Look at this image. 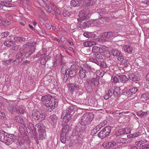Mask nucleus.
<instances>
[{
  "instance_id": "obj_1",
  "label": "nucleus",
  "mask_w": 149,
  "mask_h": 149,
  "mask_svg": "<svg viewBox=\"0 0 149 149\" xmlns=\"http://www.w3.org/2000/svg\"><path fill=\"white\" fill-rule=\"evenodd\" d=\"M15 136L13 134H8L3 131H0V141L6 145H10L15 141Z\"/></svg>"
},
{
  "instance_id": "obj_2",
  "label": "nucleus",
  "mask_w": 149,
  "mask_h": 149,
  "mask_svg": "<svg viewBox=\"0 0 149 149\" xmlns=\"http://www.w3.org/2000/svg\"><path fill=\"white\" fill-rule=\"evenodd\" d=\"M86 82L85 84V88L87 90L90 89L93 84L95 86H97L99 84V78H88L86 80Z\"/></svg>"
},
{
  "instance_id": "obj_3",
  "label": "nucleus",
  "mask_w": 149,
  "mask_h": 149,
  "mask_svg": "<svg viewBox=\"0 0 149 149\" xmlns=\"http://www.w3.org/2000/svg\"><path fill=\"white\" fill-rule=\"evenodd\" d=\"M94 118V115L92 113H87L84 114L81 119V123L86 125L90 124Z\"/></svg>"
},
{
  "instance_id": "obj_4",
  "label": "nucleus",
  "mask_w": 149,
  "mask_h": 149,
  "mask_svg": "<svg viewBox=\"0 0 149 149\" xmlns=\"http://www.w3.org/2000/svg\"><path fill=\"white\" fill-rule=\"evenodd\" d=\"M33 118L38 122H41L45 119V114L41 113L37 111H34L32 113Z\"/></svg>"
},
{
  "instance_id": "obj_5",
  "label": "nucleus",
  "mask_w": 149,
  "mask_h": 149,
  "mask_svg": "<svg viewBox=\"0 0 149 149\" xmlns=\"http://www.w3.org/2000/svg\"><path fill=\"white\" fill-rule=\"evenodd\" d=\"M111 128L109 126H107L104 128L98 134V135L101 139H103L109 135L110 133Z\"/></svg>"
},
{
  "instance_id": "obj_6",
  "label": "nucleus",
  "mask_w": 149,
  "mask_h": 149,
  "mask_svg": "<svg viewBox=\"0 0 149 149\" xmlns=\"http://www.w3.org/2000/svg\"><path fill=\"white\" fill-rule=\"evenodd\" d=\"M85 12L84 10H82L79 12V18L77 19V20L78 22H80L81 23H83V24L82 26L84 28H86L88 26L86 24V21H84V20L87 18L86 14L84 13Z\"/></svg>"
},
{
  "instance_id": "obj_7",
  "label": "nucleus",
  "mask_w": 149,
  "mask_h": 149,
  "mask_svg": "<svg viewBox=\"0 0 149 149\" xmlns=\"http://www.w3.org/2000/svg\"><path fill=\"white\" fill-rule=\"evenodd\" d=\"M51 100H49L47 101L44 104L45 106L47 108H48V110L50 111H51L55 108L56 104V101L54 97H53L51 99Z\"/></svg>"
},
{
  "instance_id": "obj_8",
  "label": "nucleus",
  "mask_w": 149,
  "mask_h": 149,
  "mask_svg": "<svg viewBox=\"0 0 149 149\" xmlns=\"http://www.w3.org/2000/svg\"><path fill=\"white\" fill-rule=\"evenodd\" d=\"M72 115L71 114L68 113L66 111H64L61 116V118L63 119L62 123H68L69 120L71 119Z\"/></svg>"
},
{
  "instance_id": "obj_9",
  "label": "nucleus",
  "mask_w": 149,
  "mask_h": 149,
  "mask_svg": "<svg viewBox=\"0 0 149 149\" xmlns=\"http://www.w3.org/2000/svg\"><path fill=\"white\" fill-rule=\"evenodd\" d=\"M58 118L56 116L53 114L50 115L48 119V121L51 125L53 126H55L57 122Z\"/></svg>"
},
{
  "instance_id": "obj_10",
  "label": "nucleus",
  "mask_w": 149,
  "mask_h": 149,
  "mask_svg": "<svg viewBox=\"0 0 149 149\" xmlns=\"http://www.w3.org/2000/svg\"><path fill=\"white\" fill-rule=\"evenodd\" d=\"M26 51L25 49H24L17 54L16 55V59L18 63L21 62L24 59L23 55Z\"/></svg>"
},
{
  "instance_id": "obj_11",
  "label": "nucleus",
  "mask_w": 149,
  "mask_h": 149,
  "mask_svg": "<svg viewBox=\"0 0 149 149\" xmlns=\"http://www.w3.org/2000/svg\"><path fill=\"white\" fill-rule=\"evenodd\" d=\"M79 68V70L78 72L79 76L82 79L84 78H85L86 77V70L81 66H80Z\"/></svg>"
},
{
  "instance_id": "obj_12",
  "label": "nucleus",
  "mask_w": 149,
  "mask_h": 149,
  "mask_svg": "<svg viewBox=\"0 0 149 149\" xmlns=\"http://www.w3.org/2000/svg\"><path fill=\"white\" fill-rule=\"evenodd\" d=\"M118 36V35L113 32H106L103 33L102 35L103 38H109L113 37H115Z\"/></svg>"
},
{
  "instance_id": "obj_13",
  "label": "nucleus",
  "mask_w": 149,
  "mask_h": 149,
  "mask_svg": "<svg viewBox=\"0 0 149 149\" xmlns=\"http://www.w3.org/2000/svg\"><path fill=\"white\" fill-rule=\"evenodd\" d=\"M36 130H38L39 132H46L45 126L42 124L39 123L35 125Z\"/></svg>"
},
{
  "instance_id": "obj_14",
  "label": "nucleus",
  "mask_w": 149,
  "mask_h": 149,
  "mask_svg": "<svg viewBox=\"0 0 149 149\" xmlns=\"http://www.w3.org/2000/svg\"><path fill=\"white\" fill-rule=\"evenodd\" d=\"M148 141L146 139H144L139 141L135 142V144L140 148L143 149L145 144Z\"/></svg>"
},
{
  "instance_id": "obj_15",
  "label": "nucleus",
  "mask_w": 149,
  "mask_h": 149,
  "mask_svg": "<svg viewBox=\"0 0 149 149\" xmlns=\"http://www.w3.org/2000/svg\"><path fill=\"white\" fill-rule=\"evenodd\" d=\"M124 51L128 53H132L133 49V47L131 45H124L123 47Z\"/></svg>"
},
{
  "instance_id": "obj_16",
  "label": "nucleus",
  "mask_w": 149,
  "mask_h": 149,
  "mask_svg": "<svg viewBox=\"0 0 149 149\" xmlns=\"http://www.w3.org/2000/svg\"><path fill=\"white\" fill-rule=\"evenodd\" d=\"M53 97H54L50 95H46L41 97V101L45 104L46 102H47V101L50 100H51V99H52Z\"/></svg>"
},
{
  "instance_id": "obj_17",
  "label": "nucleus",
  "mask_w": 149,
  "mask_h": 149,
  "mask_svg": "<svg viewBox=\"0 0 149 149\" xmlns=\"http://www.w3.org/2000/svg\"><path fill=\"white\" fill-rule=\"evenodd\" d=\"M48 59V56L45 54H41L40 57V63L42 65H45Z\"/></svg>"
},
{
  "instance_id": "obj_18",
  "label": "nucleus",
  "mask_w": 149,
  "mask_h": 149,
  "mask_svg": "<svg viewBox=\"0 0 149 149\" xmlns=\"http://www.w3.org/2000/svg\"><path fill=\"white\" fill-rule=\"evenodd\" d=\"M92 52L93 54H97L98 53H101L103 52V49L102 47L94 46L93 47Z\"/></svg>"
},
{
  "instance_id": "obj_19",
  "label": "nucleus",
  "mask_w": 149,
  "mask_h": 149,
  "mask_svg": "<svg viewBox=\"0 0 149 149\" xmlns=\"http://www.w3.org/2000/svg\"><path fill=\"white\" fill-rule=\"evenodd\" d=\"M62 126L63 127L62 129L61 134L66 135L69 128V125L67 124L64 125L63 123H62Z\"/></svg>"
},
{
  "instance_id": "obj_20",
  "label": "nucleus",
  "mask_w": 149,
  "mask_h": 149,
  "mask_svg": "<svg viewBox=\"0 0 149 149\" xmlns=\"http://www.w3.org/2000/svg\"><path fill=\"white\" fill-rule=\"evenodd\" d=\"M141 100L143 102H145L149 100V93H145L142 94L141 95Z\"/></svg>"
},
{
  "instance_id": "obj_21",
  "label": "nucleus",
  "mask_w": 149,
  "mask_h": 149,
  "mask_svg": "<svg viewBox=\"0 0 149 149\" xmlns=\"http://www.w3.org/2000/svg\"><path fill=\"white\" fill-rule=\"evenodd\" d=\"M78 129L79 130L82 132H84L86 128V125L84 124L81 122L78 123Z\"/></svg>"
},
{
  "instance_id": "obj_22",
  "label": "nucleus",
  "mask_w": 149,
  "mask_h": 149,
  "mask_svg": "<svg viewBox=\"0 0 149 149\" xmlns=\"http://www.w3.org/2000/svg\"><path fill=\"white\" fill-rule=\"evenodd\" d=\"M69 90L72 92L75 89H79L80 87L79 85H74L73 84H70L69 86Z\"/></svg>"
},
{
  "instance_id": "obj_23",
  "label": "nucleus",
  "mask_w": 149,
  "mask_h": 149,
  "mask_svg": "<svg viewBox=\"0 0 149 149\" xmlns=\"http://www.w3.org/2000/svg\"><path fill=\"white\" fill-rule=\"evenodd\" d=\"M84 3L86 6H92L95 4V0H84Z\"/></svg>"
},
{
  "instance_id": "obj_24",
  "label": "nucleus",
  "mask_w": 149,
  "mask_h": 149,
  "mask_svg": "<svg viewBox=\"0 0 149 149\" xmlns=\"http://www.w3.org/2000/svg\"><path fill=\"white\" fill-rule=\"evenodd\" d=\"M111 53L114 56L121 57L122 56V53L118 50L113 49L111 50Z\"/></svg>"
},
{
  "instance_id": "obj_25",
  "label": "nucleus",
  "mask_w": 149,
  "mask_h": 149,
  "mask_svg": "<svg viewBox=\"0 0 149 149\" xmlns=\"http://www.w3.org/2000/svg\"><path fill=\"white\" fill-rule=\"evenodd\" d=\"M129 77L130 79L132 81H138L139 80V79L137 76L133 73H129Z\"/></svg>"
},
{
  "instance_id": "obj_26",
  "label": "nucleus",
  "mask_w": 149,
  "mask_h": 149,
  "mask_svg": "<svg viewBox=\"0 0 149 149\" xmlns=\"http://www.w3.org/2000/svg\"><path fill=\"white\" fill-rule=\"evenodd\" d=\"M24 108L22 106L17 107L15 108L17 112L18 113H23L24 112Z\"/></svg>"
},
{
  "instance_id": "obj_27",
  "label": "nucleus",
  "mask_w": 149,
  "mask_h": 149,
  "mask_svg": "<svg viewBox=\"0 0 149 149\" xmlns=\"http://www.w3.org/2000/svg\"><path fill=\"white\" fill-rule=\"evenodd\" d=\"M35 42H33L31 43L30 44L28 43H27L26 44L24 45V47H28L30 46V50L31 52H33L35 49Z\"/></svg>"
},
{
  "instance_id": "obj_28",
  "label": "nucleus",
  "mask_w": 149,
  "mask_h": 149,
  "mask_svg": "<svg viewBox=\"0 0 149 149\" xmlns=\"http://www.w3.org/2000/svg\"><path fill=\"white\" fill-rule=\"evenodd\" d=\"M4 45L10 47L11 46H13L15 44V43L14 41L10 40H7L4 42Z\"/></svg>"
},
{
  "instance_id": "obj_29",
  "label": "nucleus",
  "mask_w": 149,
  "mask_h": 149,
  "mask_svg": "<svg viewBox=\"0 0 149 149\" xmlns=\"http://www.w3.org/2000/svg\"><path fill=\"white\" fill-rule=\"evenodd\" d=\"M67 108L65 111L68 112V113H71L74 111V107L72 104H68L67 106Z\"/></svg>"
},
{
  "instance_id": "obj_30",
  "label": "nucleus",
  "mask_w": 149,
  "mask_h": 149,
  "mask_svg": "<svg viewBox=\"0 0 149 149\" xmlns=\"http://www.w3.org/2000/svg\"><path fill=\"white\" fill-rule=\"evenodd\" d=\"M9 4L8 3L5 2L4 1H1L0 2V10L1 9H4V8L6 7H10L8 6Z\"/></svg>"
},
{
  "instance_id": "obj_31",
  "label": "nucleus",
  "mask_w": 149,
  "mask_h": 149,
  "mask_svg": "<svg viewBox=\"0 0 149 149\" xmlns=\"http://www.w3.org/2000/svg\"><path fill=\"white\" fill-rule=\"evenodd\" d=\"M15 105L13 104H8L7 107L8 109V111L13 114L14 113V112L15 111Z\"/></svg>"
},
{
  "instance_id": "obj_32",
  "label": "nucleus",
  "mask_w": 149,
  "mask_h": 149,
  "mask_svg": "<svg viewBox=\"0 0 149 149\" xmlns=\"http://www.w3.org/2000/svg\"><path fill=\"white\" fill-rule=\"evenodd\" d=\"M138 90L137 87H134L132 88L127 92L128 95L133 94L135 93Z\"/></svg>"
},
{
  "instance_id": "obj_33",
  "label": "nucleus",
  "mask_w": 149,
  "mask_h": 149,
  "mask_svg": "<svg viewBox=\"0 0 149 149\" xmlns=\"http://www.w3.org/2000/svg\"><path fill=\"white\" fill-rule=\"evenodd\" d=\"M70 5L72 7H77L79 6V2L78 0H72L70 1Z\"/></svg>"
},
{
  "instance_id": "obj_34",
  "label": "nucleus",
  "mask_w": 149,
  "mask_h": 149,
  "mask_svg": "<svg viewBox=\"0 0 149 149\" xmlns=\"http://www.w3.org/2000/svg\"><path fill=\"white\" fill-rule=\"evenodd\" d=\"M124 134H125V132L124 129V128H122L120 129L116 132L114 135L116 136H118Z\"/></svg>"
},
{
  "instance_id": "obj_35",
  "label": "nucleus",
  "mask_w": 149,
  "mask_h": 149,
  "mask_svg": "<svg viewBox=\"0 0 149 149\" xmlns=\"http://www.w3.org/2000/svg\"><path fill=\"white\" fill-rule=\"evenodd\" d=\"M119 77L120 79V81L123 83L126 82L129 80V78H127L125 75L119 76Z\"/></svg>"
},
{
  "instance_id": "obj_36",
  "label": "nucleus",
  "mask_w": 149,
  "mask_h": 149,
  "mask_svg": "<svg viewBox=\"0 0 149 149\" xmlns=\"http://www.w3.org/2000/svg\"><path fill=\"white\" fill-rule=\"evenodd\" d=\"M111 81L113 83L116 84L119 82V78H118L115 76L113 75L111 77Z\"/></svg>"
},
{
  "instance_id": "obj_37",
  "label": "nucleus",
  "mask_w": 149,
  "mask_h": 149,
  "mask_svg": "<svg viewBox=\"0 0 149 149\" xmlns=\"http://www.w3.org/2000/svg\"><path fill=\"white\" fill-rule=\"evenodd\" d=\"M98 125H97L94 128L91 132V134L92 135H94L100 129Z\"/></svg>"
},
{
  "instance_id": "obj_38",
  "label": "nucleus",
  "mask_w": 149,
  "mask_h": 149,
  "mask_svg": "<svg viewBox=\"0 0 149 149\" xmlns=\"http://www.w3.org/2000/svg\"><path fill=\"white\" fill-rule=\"evenodd\" d=\"M16 122L22 124H24V122L22 118L19 116H17L15 119Z\"/></svg>"
},
{
  "instance_id": "obj_39",
  "label": "nucleus",
  "mask_w": 149,
  "mask_h": 149,
  "mask_svg": "<svg viewBox=\"0 0 149 149\" xmlns=\"http://www.w3.org/2000/svg\"><path fill=\"white\" fill-rule=\"evenodd\" d=\"M120 93V91L119 88L117 87L114 89L113 95L114 97H117Z\"/></svg>"
},
{
  "instance_id": "obj_40",
  "label": "nucleus",
  "mask_w": 149,
  "mask_h": 149,
  "mask_svg": "<svg viewBox=\"0 0 149 149\" xmlns=\"http://www.w3.org/2000/svg\"><path fill=\"white\" fill-rule=\"evenodd\" d=\"M39 138L40 140H43L45 139L46 136V132H39Z\"/></svg>"
},
{
  "instance_id": "obj_41",
  "label": "nucleus",
  "mask_w": 149,
  "mask_h": 149,
  "mask_svg": "<svg viewBox=\"0 0 149 149\" xmlns=\"http://www.w3.org/2000/svg\"><path fill=\"white\" fill-rule=\"evenodd\" d=\"M93 56L95 57L100 59H102L103 57L102 52L98 53L97 54H93Z\"/></svg>"
},
{
  "instance_id": "obj_42",
  "label": "nucleus",
  "mask_w": 149,
  "mask_h": 149,
  "mask_svg": "<svg viewBox=\"0 0 149 149\" xmlns=\"http://www.w3.org/2000/svg\"><path fill=\"white\" fill-rule=\"evenodd\" d=\"M13 39L15 41L17 42H21V41H24L25 40L26 38H25L19 37H14Z\"/></svg>"
},
{
  "instance_id": "obj_43",
  "label": "nucleus",
  "mask_w": 149,
  "mask_h": 149,
  "mask_svg": "<svg viewBox=\"0 0 149 149\" xmlns=\"http://www.w3.org/2000/svg\"><path fill=\"white\" fill-rule=\"evenodd\" d=\"M67 66L65 65H64L62 67L61 69V72L62 74H67V71L69 70V69L67 70Z\"/></svg>"
},
{
  "instance_id": "obj_44",
  "label": "nucleus",
  "mask_w": 149,
  "mask_h": 149,
  "mask_svg": "<svg viewBox=\"0 0 149 149\" xmlns=\"http://www.w3.org/2000/svg\"><path fill=\"white\" fill-rule=\"evenodd\" d=\"M82 65L84 68H85L88 71H91L92 69L91 66L87 63H83Z\"/></svg>"
},
{
  "instance_id": "obj_45",
  "label": "nucleus",
  "mask_w": 149,
  "mask_h": 149,
  "mask_svg": "<svg viewBox=\"0 0 149 149\" xmlns=\"http://www.w3.org/2000/svg\"><path fill=\"white\" fill-rule=\"evenodd\" d=\"M24 141H23L21 143L19 142H18L17 143V147L18 149H24L25 147L23 144H24Z\"/></svg>"
},
{
  "instance_id": "obj_46",
  "label": "nucleus",
  "mask_w": 149,
  "mask_h": 149,
  "mask_svg": "<svg viewBox=\"0 0 149 149\" xmlns=\"http://www.w3.org/2000/svg\"><path fill=\"white\" fill-rule=\"evenodd\" d=\"M66 135L61 134L60 136L61 141L63 143H65L66 142Z\"/></svg>"
},
{
  "instance_id": "obj_47",
  "label": "nucleus",
  "mask_w": 149,
  "mask_h": 149,
  "mask_svg": "<svg viewBox=\"0 0 149 149\" xmlns=\"http://www.w3.org/2000/svg\"><path fill=\"white\" fill-rule=\"evenodd\" d=\"M62 14L65 17H68L70 15V13L68 10H64Z\"/></svg>"
},
{
  "instance_id": "obj_48",
  "label": "nucleus",
  "mask_w": 149,
  "mask_h": 149,
  "mask_svg": "<svg viewBox=\"0 0 149 149\" xmlns=\"http://www.w3.org/2000/svg\"><path fill=\"white\" fill-rule=\"evenodd\" d=\"M68 72L70 77L74 76L76 75L77 73L76 71H71L70 69L69 70Z\"/></svg>"
},
{
  "instance_id": "obj_49",
  "label": "nucleus",
  "mask_w": 149,
  "mask_h": 149,
  "mask_svg": "<svg viewBox=\"0 0 149 149\" xmlns=\"http://www.w3.org/2000/svg\"><path fill=\"white\" fill-rule=\"evenodd\" d=\"M90 61L94 63L97 65H99V62L97 59L95 58H90L88 59Z\"/></svg>"
},
{
  "instance_id": "obj_50",
  "label": "nucleus",
  "mask_w": 149,
  "mask_h": 149,
  "mask_svg": "<svg viewBox=\"0 0 149 149\" xmlns=\"http://www.w3.org/2000/svg\"><path fill=\"white\" fill-rule=\"evenodd\" d=\"M19 131L20 134L22 135H24L25 132L24 128L22 126H19Z\"/></svg>"
},
{
  "instance_id": "obj_51",
  "label": "nucleus",
  "mask_w": 149,
  "mask_h": 149,
  "mask_svg": "<svg viewBox=\"0 0 149 149\" xmlns=\"http://www.w3.org/2000/svg\"><path fill=\"white\" fill-rule=\"evenodd\" d=\"M109 142V144L110 146V148L113 147L114 146L117 145L118 146V143H116V141H111Z\"/></svg>"
},
{
  "instance_id": "obj_52",
  "label": "nucleus",
  "mask_w": 149,
  "mask_h": 149,
  "mask_svg": "<svg viewBox=\"0 0 149 149\" xmlns=\"http://www.w3.org/2000/svg\"><path fill=\"white\" fill-rule=\"evenodd\" d=\"M21 47H22L20 45H17L14 46L13 47V49L15 51H21Z\"/></svg>"
},
{
  "instance_id": "obj_53",
  "label": "nucleus",
  "mask_w": 149,
  "mask_h": 149,
  "mask_svg": "<svg viewBox=\"0 0 149 149\" xmlns=\"http://www.w3.org/2000/svg\"><path fill=\"white\" fill-rule=\"evenodd\" d=\"M103 57L108 58L110 56V54L109 52L107 51H105L102 52Z\"/></svg>"
},
{
  "instance_id": "obj_54",
  "label": "nucleus",
  "mask_w": 149,
  "mask_h": 149,
  "mask_svg": "<svg viewBox=\"0 0 149 149\" xmlns=\"http://www.w3.org/2000/svg\"><path fill=\"white\" fill-rule=\"evenodd\" d=\"M10 32L7 31L4 32L2 33L1 35L2 38L6 37L10 35Z\"/></svg>"
},
{
  "instance_id": "obj_55",
  "label": "nucleus",
  "mask_w": 149,
  "mask_h": 149,
  "mask_svg": "<svg viewBox=\"0 0 149 149\" xmlns=\"http://www.w3.org/2000/svg\"><path fill=\"white\" fill-rule=\"evenodd\" d=\"M147 113L146 112L139 111L137 112V115L138 116H143Z\"/></svg>"
},
{
  "instance_id": "obj_56",
  "label": "nucleus",
  "mask_w": 149,
  "mask_h": 149,
  "mask_svg": "<svg viewBox=\"0 0 149 149\" xmlns=\"http://www.w3.org/2000/svg\"><path fill=\"white\" fill-rule=\"evenodd\" d=\"M107 123V121L106 120H104L99 125V127L101 128L105 125Z\"/></svg>"
},
{
  "instance_id": "obj_57",
  "label": "nucleus",
  "mask_w": 149,
  "mask_h": 149,
  "mask_svg": "<svg viewBox=\"0 0 149 149\" xmlns=\"http://www.w3.org/2000/svg\"><path fill=\"white\" fill-rule=\"evenodd\" d=\"M114 89L111 88L108 91V95L109 97H111L112 95H113Z\"/></svg>"
},
{
  "instance_id": "obj_58",
  "label": "nucleus",
  "mask_w": 149,
  "mask_h": 149,
  "mask_svg": "<svg viewBox=\"0 0 149 149\" xmlns=\"http://www.w3.org/2000/svg\"><path fill=\"white\" fill-rule=\"evenodd\" d=\"M109 142H104L103 143L102 145V146L103 147H104L106 149H108L110 148V146L109 145Z\"/></svg>"
},
{
  "instance_id": "obj_59",
  "label": "nucleus",
  "mask_w": 149,
  "mask_h": 149,
  "mask_svg": "<svg viewBox=\"0 0 149 149\" xmlns=\"http://www.w3.org/2000/svg\"><path fill=\"white\" fill-rule=\"evenodd\" d=\"M124 129L125 132V134H130L131 132V129L129 128H124Z\"/></svg>"
},
{
  "instance_id": "obj_60",
  "label": "nucleus",
  "mask_w": 149,
  "mask_h": 149,
  "mask_svg": "<svg viewBox=\"0 0 149 149\" xmlns=\"http://www.w3.org/2000/svg\"><path fill=\"white\" fill-rule=\"evenodd\" d=\"M47 12L51 13L52 14H53L54 13V11L52 9V8L49 6H47Z\"/></svg>"
},
{
  "instance_id": "obj_61",
  "label": "nucleus",
  "mask_w": 149,
  "mask_h": 149,
  "mask_svg": "<svg viewBox=\"0 0 149 149\" xmlns=\"http://www.w3.org/2000/svg\"><path fill=\"white\" fill-rule=\"evenodd\" d=\"M88 45H89L88 47L91 46L92 45L96 44L95 42L92 41H88Z\"/></svg>"
},
{
  "instance_id": "obj_62",
  "label": "nucleus",
  "mask_w": 149,
  "mask_h": 149,
  "mask_svg": "<svg viewBox=\"0 0 149 149\" xmlns=\"http://www.w3.org/2000/svg\"><path fill=\"white\" fill-rule=\"evenodd\" d=\"M33 52H31L30 50L26 53L25 55V56L26 57H28L31 55Z\"/></svg>"
},
{
  "instance_id": "obj_63",
  "label": "nucleus",
  "mask_w": 149,
  "mask_h": 149,
  "mask_svg": "<svg viewBox=\"0 0 149 149\" xmlns=\"http://www.w3.org/2000/svg\"><path fill=\"white\" fill-rule=\"evenodd\" d=\"M76 65L72 64L71 66L70 70L71 71H77L76 69Z\"/></svg>"
},
{
  "instance_id": "obj_64",
  "label": "nucleus",
  "mask_w": 149,
  "mask_h": 149,
  "mask_svg": "<svg viewBox=\"0 0 149 149\" xmlns=\"http://www.w3.org/2000/svg\"><path fill=\"white\" fill-rule=\"evenodd\" d=\"M98 65L102 68H105L107 67L106 63L103 62H102L100 65L99 64Z\"/></svg>"
}]
</instances>
